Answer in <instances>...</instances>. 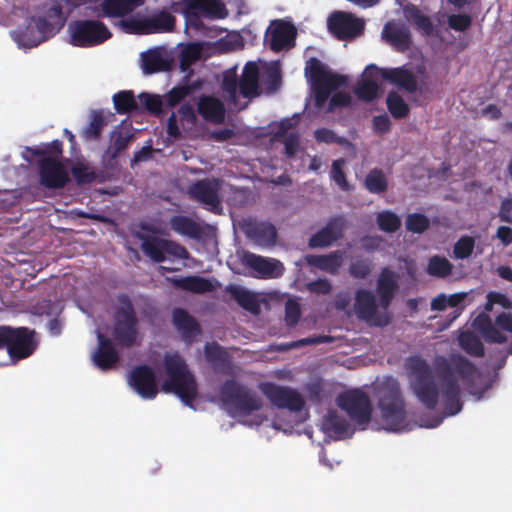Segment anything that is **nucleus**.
Wrapping results in <instances>:
<instances>
[{"instance_id":"nucleus-30","label":"nucleus","mask_w":512,"mask_h":512,"mask_svg":"<svg viewBox=\"0 0 512 512\" xmlns=\"http://www.w3.org/2000/svg\"><path fill=\"white\" fill-rule=\"evenodd\" d=\"M383 80L389 81L408 93H415L417 91L416 77L411 71L403 67L386 69Z\"/></svg>"},{"instance_id":"nucleus-32","label":"nucleus","mask_w":512,"mask_h":512,"mask_svg":"<svg viewBox=\"0 0 512 512\" xmlns=\"http://www.w3.org/2000/svg\"><path fill=\"white\" fill-rule=\"evenodd\" d=\"M198 113L207 121L220 123L224 120L223 103L213 96H202L198 101Z\"/></svg>"},{"instance_id":"nucleus-51","label":"nucleus","mask_w":512,"mask_h":512,"mask_svg":"<svg viewBox=\"0 0 512 512\" xmlns=\"http://www.w3.org/2000/svg\"><path fill=\"white\" fill-rule=\"evenodd\" d=\"M378 91L379 85L376 81L372 79H362L354 92L358 99L371 102L377 97Z\"/></svg>"},{"instance_id":"nucleus-56","label":"nucleus","mask_w":512,"mask_h":512,"mask_svg":"<svg viewBox=\"0 0 512 512\" xmlns=\"http://www.w3.org/2000/svg\"><path fill=\"white\" fill-rule=\"evenodd\" d=\"M138 98L150 114L160 116L163 113V100L159 95L141 93Z\"/></svg>"},{"instance_id":"nucleus-14","label":"nucleus","mask_w":512,"mask_h":512,"mask_svg":"<svg viewBox=\"0 0 512 512\" xmlns=\"http://www.w3.org/2000/svg\"><path fill=\"white\" fill-rule=\"evenodd\" d=\"M222 181L217 178H206L193 183L188 193L191 199L202 204L212 212H216L221 206L220 191Z\"/></svg>"},{"instance_id":"nucleus-6","label":"nucleus","mask_w":512,"mask_h":512,"mask_svg":"<svg viewBox=\"0 0 512 512\" xmlns=\"http://www.w3.org/2000/svg\"><path fill=\"white\" fill-rule=\"evenodd\" d=\"M219 397L229 412L250 415L262 408V399L248 387L234 379L226 380L219 389Z\"/></svg>"},{"instance_id":"nucleus-7","label":"nucleus","mask_w":512,"mask_h":512,"mask_svg":"<svg viewBox=\"0 0 512 512\" xmlns=\"http://www.w3.org/2000/svg\"><path fill=\"white\" fill-rule=\"evenodd\" d=\"M119 306L114 314L112 335L118 345L132 347L138 338V318L134 305L127 294L117 297Z\"/></svg>"},{"instance_id":"nucleus-26","label":"nucleus","mask_w":512,"mask_h":512,"mask_svg":"<svg viewBox=\"0 0 512 512\" xmlns=\"http://www.w3.org/2000/svg\"><path fill=\"white\" fill-rule=\"evenodd\" d=\"M167 280L176 289H181L196 294L212 292L215 289L213 283L209 279L197 275L172 277L167 278Z\"/></svg>"},{"instance_id":"nucleus-25","label":"nucleus","mask_w":512,"mask_h":512,"mask_svg":"<svg viewBox=\"0 0 512 512\" xmlns=\"http://www.w3.org/2000/svg\"><path fill=\"white\" fill-rule=\"evenodd\" d=\"M296 30L293 25L279 21L271 31L269 46L274 52H280L294 45Z\"/></svg>"},{"instance_id":"nucleus-44","label":"nucleus","mask_w":512,"mask_h":512,"mask_svg":"<svg viewBox=\"0 0 512 512\" xmlns=\"http://www.w3.org/2000/svg\"><path fill=\"white\" fill-rule=\"evenodd\" d=\"M384 33L387 41L394 45L397 50L405 51L410 47L411 36L408 30L386 25Z\"/></svg>"},{"instance_id":"nucleus-46","label":"nucleus","mask_w":512,"mask_h":512,"mask_svg":"<svg viewBox=\"0 0 512 512\" xmlns=\"http://www.w3.org/2000/svg\"><path fill=\"white\" fill-rule=\"evenodd\" d=\"M459 344L463 350L474 357H483L485 354L484 345L481 340L472 332H463L459 336Z\"/></svg>"},{"instance_id":"nucleus-47","label":"nucleus","mask_w":512,"mask_h":512,"mask_svg":"<svg viewBox=\"0 0 512 512\" xmlns=\"http://www.w3.org/2000/svg\"><path fill=\"white\" fill-rule=\"evenodd\" d=\"M105 126V120L101 111H92L90 122L82 132L86 140H99L102 129Z\"/></svg>"},{"instance_id":"nucleus-33","label":"nucleus","mask_w":512,"mask_h":512,"mask_svg":"<svg viewBox=\"0 0 512 512\" xmlns=\"http://www.w3.org/2000/svg\"><path fill=\"white\" fill-rule=\"evenodd\" d=\"M190 9H195L204 17L223 19L227 16V9L220 0H184Z\"/></svg>"},{"instance_id":"nucleus-10","label":"nucleus","mask_w":512,"mask_h":512,"mask_svg":"<svg viewBox=\"0 0 512 512\" xmlns=\"http://www.w3.org/2000/svg\"><path fill=\"white\" fill-rule=\"evenodd\" d=\"M135 236L141 241V250L143 253L156 263H161L167 258H188L186 248L172 240L162 239L140 232L136 233Z\"/></svg>"},{"instance_id":"nucleus-3","label":"nucleus","mask_w":512,"mask_h":512,"mask_svg":"<svg viewBox=\"0 0 512 512\" xmlns=\"http://www.w3.org/2000/svg\"><path fill=\"white\" fill-rule=\"evenodd\" d=\"M163 364L167 380L161 386L162 391L177 395L185 405L193 407L197 383L184 358L178 353L166 354Z\"/></svg>"},{"instance_id":"nucleus-28","label":"nucleus","mask_w":512,"mask_h":512,"mask_svg":"<svg viewBox=\"0 0 512 512\" xmlns=\"http://www.w3.org/2000/svg\"><path fill=\"white\" fill-rule=\"evenodd\" d=\"M144 0H103L97 16L106 18L123 17L141 6Z\"/></svg>"},{"instance_id":"nucleus-45","label":"nucleus","mask_w":512,"mask_h":512,"mask_svg":"<svg viewBox=\"0 0 512 512\" xmlns=\"http://www.w3.org/2000/svg\"><path fill=\"white\" fill-rule=\"evenodd\" d=\"M115 110L118 114H129L138 109V104L132 91L124 90L113 96Z\"/></svg>"},{"instance_id":"nucleus-50","label":"nucleus","mask_w":512,"mask_h":512,"mask_svg":"<svg viewBox=\"0 0 512 512\" xmlns=\"http://www.w3.org/2000/svg\"><path fill=\"white\" fill-rule=\"evenodd\" d=\"M202 47L197 43H190L185 46L179 56L180 68L186 71L191 65L201 57Z\"/></svg>"},{"instance_id":"nucleus-58","label":"nucleus","mask_w":512,"mask_h":512,"mask_svg":"<svg viewBox=\"0 0 512 512\" xmlns=\"http://www.w3.org/2000/svg\"><path fill=\"white\" fill-rule=\"evenodd\" d=\"M239 88V80L234 70H227L223 74L222 89L229 95L232 101L237 99V90Z\"/></svg>"},{"instance_id":"nucleus-8","label":"nucleus","mask_w":512,"mask_h":512,"mask_svg":"<svg viewBox=\"0 0 512 512\" xmlns=\"http://www.w3.org/2000/svg\"><path fill=\"white\" fill-rule=\"evenodd\" d=\"M70 43L88 48L103 44L112 37L107 25L96 19L76 20L69 24Z\"/></svg>"},{"instance_id":"nucleus-63","label":"nucleus","mask_w":512,"mask_h":512,"mask_svg":"<svg viewBox=\"0 0 512 512\" xmlns=\"http://www.w3.org/2000/svg\"><path fill=\"white\" fill-rule=\"evenodd\" d=\"M314 137L317 142L323 143H337L343 144L346 140L343 137L337 136L332 130L327 128H320L315 130Z\"/></svg>"},{"instance_id":"nucleus-17","label":"nucleus","mask_w":512,"mask_h":512,"mask_svg":"<svg viewBox=\"0 0 512 512\" xmlns=\"http://www.w3.org/2000/svg\"><path fill=\"white\" fill-rule=\"evenodd\" d=\"M345 219L343 216H334L326 225L313 234L308 240V246L314 248H326L343 237Z\"/></svg>"},{"instance_id":"nucleus-21","label":"nucleus","mask_w":512,"mask_h":512,"mask_svg":"<svg viewBox=\"0 0 512 512\" xmlns=\"http://www.w3.org/2000/svg\"><path fill=\"white\" fill-rule=\"evenodd\" d=\"M97 341L98 345L93 354V361L101 370H110L120 360L118 351L111 339L101 333L98 334Z\"/></svg>"},{"instance_id":"nucleus-37","label":"nucleus","mask_w":512,"mask_h":512,"mask_svg":"<svg viewBox=\"0 0 512 512\" xmlns=\"http://www.w3.org/2000/svg\"><path fill=\"white\" fill-rule=\"evenodd\" d=\"M173 323L185 338H191L200 332L197 321L184 309L176 308L173 311Z\"/></svg>"},{"instance_id":"nucleus-38","label":"nucleus","mask_w":512,"mask_h":512,"mask_svg":"<svg viewBox=\"0 0 512 512\" xmlns=\"http://www.w3.org/2000/svg\"><path fill=\"white\" fill-rule=\"evenodd\" d=\"M322 428L328 434H334L337 438L342 439L348 435L349 423L336 411H329L323 418Z\"/></svg>"},{"instance_id":"nucleus-29","label":"nucleus","mask_w":512,"mask_h":512,"mask_svg":"<svg viewBox=\"0 0 512 512\" xmlns=\"http://www.w3.org/2000/svg\"><path fill=\"white\" fill-rule=\"evenodd\" d=\"M239 92L243 97L250 98L259 95V68L253 62H248L239 80Z\"/></svg>"},{"instance_id":"nucleus-5","label":"nucleus","mask_w":512,"mask_h":512,"mask_svg":"<svg viewBox=\"0 0 512 512\" xmlns=\"http://www.w3.org/2000/svg\"><path fill=\"white\" fill-rule=\"evenodd\" d=\"M305 75L311 83L314 102L317 107L323 106L330 93L347 82L346 76L332 73L316 57H311L306 62Z\"/></svg>"},{"instance_id":"nucleus-16","label":"nucleus","mask_w":512,"mask_h":512,"mask_svg":"<svg viewBox=\"0 0 512 512\" xmlns=\"http://www.w3.org/2000/svg\"><path fill=\"white\" fill-rule=\"evenodd\" d=\"M129 384L144 399H154L158 394L155 373L148 365L136 366L131 371Z\"/></svg>"},{"instance_id":"nucleus-48","label":"nucleus","mask_w":512,"mask_h":512,"mask_svg":"<svg viewBox=\"0 0 512 512\" xmlns=\"http://www.w3.org/2000/svg\"><path fill=\"white\" fill-rule=\"evenodd\" d=\"M389 112L395 119L405 118L409 114V106L404 99L396 92H389L386 98Z\"/></svg>"},{"instance_id":"nucleus-22","label":"nucleus","mask_w":512,"mask_h":512,"mask_svg":"<svg viewBox=\"0 0 512 512\" xmlns=\"http://www.w3.org/2000/svg\"><path fill=\"white\" fill-rule=\"evenodd\" d=\"M306 263L331 275L338 274L344 262V252L336 250L324 255L309 254L305 256Z\"/></svg>"},{"instance_id":"nucleus-34","label":"nucleus","mask_w":512,"mask_h":512,"mask_svg":"<svg viewBox=\"0 0 512 512\" xmlns=\"http://www.w3.org/2000/svg\"><path fill=\"white\" fill-rule=\"evenodd\" d=\"M403 14L405 19L420 30L423 35L433 34L434 26L429 16L425 15L418 6L409 3L404 6Z\"/></svg>"},{"instance_id":"nucleus-2","label":"nucleus","mask_w":512,"mask_h":512,"mask_svg":"<svg viewBox=\"0 0 512 512\" xmlns=\"http://www.w3.org/2000/svg\"><path fill=\"white\" fill-rule=\"evenodd\" d=\"M374 392L383 428L391 432L402 430L406 421V402L398 379L384 377L376 384Z\"/></svg>"},{"instance_id":"nucleus-42","label":"nucleus","mask_w":512,"mask_h":512,"mask_svg":"<svg viewBox=\"0 0 512 512\" xmlns=\"http://www.w3.org/2000/svg\"><path fill=\"white\" fill-rule=\"evenodd\" d=\"M453 264L444 256L434 255L429 258L426 272L436 278H446L451 275Z\"/></svg>"},{"instance_id":"nucleus-23","label":"nucleus","mask_w":512,"mask_h":512,"mask_svg":"<svg viewBox=\"0 0 512 512\" xmlns=\"http://www.w3.org/2000/svg\"><path fill=\"white\" fill-rule=\"evenodd\" d=\"M172 66L171 60L164 55L159 48H154L141 53V67L145 75L159 72H168Z\"/></svg>"},{"instance_id":"nucleus-52","label":"nucleus","mask_w":512,"mask_h":512,"mask_svg":"<svg viewBox=\"0 0 512 512\" xmlns=\"http://www.w3.org/2000/svg\"><path fill=\"white\" fill-rule=\"evenodd\" d=\"M377 224L382 231L393 233L400 228L401 220L396 213L383 211L377 215Z\"/></svg>"},{"instance_id":"nucleus-53","label":"nucleus","mask_w":512,"mask_h":512,"mask_svg":"<svg viewBox=\"0 0 512 512\" xmlns=\"http://www.w3.org/2000/svg\"><path fill=\"white\" fill-rule=\"evenodd\" d=\"M344 166L345 160L343 158L334 160L331 166L330 177L342 191H350L351 186L346 179Z\"/></svg>"},{"instance_id":"nucleus-9","label":"nucleus","mask_w":512,"mask_h":512,"mask_svg":"<svg viewBox=\"0 0 512 512\" xmlns=\"http://www.w3.org/2000/svg\"><path fill=\"white\" fill-rule=\"evenodd\" d=\"M336 405L357 425L364 428L372 418V404L369 396L359 388L349 389L336 397Z\"/></svg>"},{"instance_id":"nucleus-40","label":"nucleus","mask_w":512,"mask_h":512,"mask_svg":"<svg viewBox=\"0 0 512 512\" xmlns=\"http://www.w3.org/2000/svg\"><path fill=\"white\" fill-rule=\"evenodd\" d=\"M202 85L203 82L198 79L191 83L176 86L165 95V101L169 107H174L193 92L200 90Z\"/></svg>"},{"instance_id":"nucleus-15","label":"nucleus","mask_w":512,"mask_h":512,"mask_svg":"<svg viewBox=\"0 0 512 512\" xmlns=\"http://www.w3.org/2000/svg\"><path fill=\"white\" fill-rule=\"evenodd\" d=\"M40 183L46 188H63L69 182L63 164L53 157L41 158L38 162Z\"/></svg>"},{"instance_id":"nucleus-27","label":"nucleus","mask_w":512,"mask_h":512,"mask_svg":"<svg viewBox=\"0 0 512 512\" xmlns=\"http://www.w3.org/2000/svg\"><path fill=\"white\" fill-rule=\"evenodd\" d=\"M134 138V133L127 127L117 126L110 133V144L105 151V156L110 159H116L125 151Z\"/></svg>"},{"instance_id":"nucleus-36","label":"nucleus","mask_w":512,"mask_h":512,"mask_svg":"<svg viewBox=\"0 0 512 512\" xmlns=\"http://www.w3.org/2000/svg\"><path fill=\"white\" fill-rule=\"evenodd\" d=\"M170 228L176 233L193 239H199L202 228L199 223L184 215H175L170 219Z\"/></svg>"},{"instance_id":"nucleus-20","label":"nucleus","mask_w":512,"mask_h":512,"mask_svg":"<svg viewBox=\"0 0 512 512\" xmlns=\"http://www.w3.org/2000/svg\"><path fill=\"white\" fill-rule=\"evenodd\" d=\"M398 289L397 276L388 267L381 270L376 283V292L379 299V305L383 310H387L391 305L396 291Z\"/></svg>"},{"instance_id":"nucleus-18","label":"nucleus","mask_w":512,"mask_h":512,"mask_svg":"<svg viewBox=\"0 0 512 512\" xmlns=\"http://www.w3.org/2000/svg\"><path fill=\"white\" fill-rule=\"evenodd\" d=\"M31 18L42 42H45L59 32L65 22L62 8L59 5H53L48 8L43 16H33Z\"/></svg>"},{"instance_id":"nucleus-49","label":"nucleus","mask_w":512,"mask_h":512,"mask_svg":"<svg viewBox=\"0 0 512 512\" xmlns=\"http://www.w3.org/2000/svg\"><path fill=\"white\" fill-rule=\"evenodd\" d=\"M120 27L127 34H136V35H147L148 32V24L147 17H130L126 19H122L119 22Z\"/></svg>"},{"instance_id":"nucleus-57","label":"nucleus","mask_w":512,"mask_h":512,"mask_svg":"<svg viewBox=\"0 0 512 512\" xmlns=\"http://www.w3.org/2000/svg\"><path fill=\"white\" fill-rule=\"evenodd\" d=\"M475 246V241L470 236H462L453 247V253L457 259H466L471 256Z\"/></svg>"},{"instance_id":"nucleus-12","label":"nucleus","mask_w":512,"mask_h":512,"mask_svg":"<svg viewBox=\"0 0 512 512\" xmlns=\"http://www.w3.org/2000/svg\"><path fill=\"white\" fill-rule=\"evenodd\" d=\"M375 295L367 289H358L355 293L354 310L357 317L374 326L384 327L390 323L388 313H378Z\"/></svg>"},{"instance_id":"nucleus-43","label":"nucleus","mask_w":512,"mask_h":512,"mask_svg":"<svg viewBox=\"0 0 512 512\" xmlns=\"http://www.w3.org/2000/svg\"><path fill=\"white\" fill-rule=\"evenodd\" d=\"M364 186L372 194H382L387 191L388 180L381 169L374 168L367 173Z\"/></svg>"},{"instance_id":"nucleus-35","label":"nucleus","mask_w":512,"mask_h":512,"mask_svg":"<svg viewBox=\"0 0 512 512\" xmlns=\"http://www.w3.org/2000/svg\"><path fill=\"white\" fill-rule=\"evenodd\" d=\"M12 37L19 46L25 48L36 47L43 43L31 17L25 21L23 26L12 31Z\"/></svg>"},{"instance_id":"nucleus-55","label":"nucleus","mask_w":512,"mask_h":512,"mask_svg":"<svg viewBox=\"0 0 512 512\" xmlns=\"http://www.w3.org/2000/svg\"><path fill=\"white\" fill-rule=\"evenodd\" d=\"M71 173L78 185L91 184L96 179V173L82 162L75 163Z\"/></svg>"},{"instance_id":"nucleus-54","label":"nucleus","mask_w":512,"mask_h":512,"mask_svg":"<svg viewBox=\"0 0 512 512\" xmlns=\"http://www.w3.org/2000/svg\"><path fill=\"white\" fill-rule=\"evenodd\" d=\"M405 226L409 232L421 234L430 227V220L424 214L412 213L407 215Z\"/></svg>"},{"instance_id":"nucleus-19","label":"nucleus","mask_w":512,"mask_h":512,"mask_svg":"<svg viewBox=\"0 0 512 512\" xmlns=\"http://www.w3.org/2000/svg\"><path fill=\"white\" fill-rule=\"evenodd\" d=\"M204 354L207 362L217 374L233 375V364L229 353L217 342L206 343Z\"/></svg>"},{"instance_id":"nucleus-4","label":"nucleus","mask_w":512,"mask_h":512,"mask_svg":"<svg viewBox=\"0 0 512 512\" xmlns=\"http://www.w3.org/2000/svg\"><path fill=\"white\" fill-rule=\"evenodd\" d=\"M38 347L35 330L0 325V350L5 349L13 364L30 357Z\"/></svg>"},{"instance_id":"nucleus-62","label":"nucleus","mask_w":512,"mask_h":512,"mask_svg":"<svg viewBox=\"0 0 512 512\" xmlns=\"http://www.w3.org/2000/svg\"><path fill=\"white\" fill-rule=\"evenodd\" d=\"M183 14L187 26L196 30L203 28L202 14L195 9H190L189 4L183 2Z\"/></svg>"},{"instance_id":"nucleus-61","label":"nucleus","mask_w":512,"mask_h":512,"mask_svg":"<svg viewBox=\"0 0 512 512\" xmlns=\"http://www.w3.org/2000/svg\"><path fill=\"white\" fill-rule=\"evenodd\" d=\"M472 23V18L468 14H452L448 17V25L451 29L459 32L467 30Z\"/></svg>"},{"instance_id":"nucleus-13","label":"nucleus","mask_w":512,"mask_h":512,"mask_svg":"<svg viewBox=\"0 0 512 512\" xmlns=\"http://www.w3.org/2000/svg\"><path fill=\"white\" fill-rule=\"evenodd\" d=\"M329 32L339 40H348L361 35L365 28L363 19L343 11L333 12L327 20Z\"/></svg>"},{"instance_id":"nucleus-64","label":"nucleus","mask_w":512,"mask_h":512,"mask_svg":"<svg viewBox=\"0 0 512 512\" xmlns=\"http://www.w3.org/2000/svg\"><path fill=\"white\" fill-rule=\"evenodd\" d=\"M283 143L285 148V154L287 157H294L299 148V135L298 133H289L286 137H283Z\"/></svg>"},{"instance_id":"nucleus-31","label":"nucleus","mask_w":512,"mask_h":512,"mask_svg":"<svg viewBox=\"0 0 512 512\" xmlns=\"http://www.w3.org/2000/svg\"><path fill=\"white\" fill-rule=\"evenodd\" d=\"M225 291L240 307L252 314H259L260 303L255 293L233 284L226 286Z\"/></svg>"},{"instance_id":"nucleus-39","label":"nucleus","mask_w":512,"mask_h":512,"mask_svg":"<svg viewBox=\"0 0 512 512\" xmlns=\"http://www.w3.org/2000/svg\"><path fill=\"white\" fill-rule=\"evenodd\" d=\"M175 23L176 18L166 10L147 17L149 34L172 32L175 28Z\"/></svg>"},{"instance_id":"nucleus-59","label":"nucleus","mask_w":512,"mask_h":512,"mask_svg":"<svg viewBox=\"0 0 512 512\" xmlns=\"http://www.w3.org/2000/svg\"><path fill=\"white\" fill-rule=\"evenodd\" d=\"M372 271V263L368 259H356L349 266V273L357 279H366Z\"/></svg>"},{"instance_id":"nucleus-1","label":"nucleus","mask_w":512,"mask_h":512,"mask_svg":"<svg viewBox=\"0 0 512 512\" xmlns=\"http://www.w3.org/2000/svg\"><path fill=\"white\" fill-rule=\"evenodd\" d=\"M405 367L409 388L417 400L426 409L434 410L441 393L445 410L450 416L458 414L463 407L461 388L455 375L470 383L478 372L476 365L461 354H452L450 359L440 357L436 360V373L441 383L439 388L431 366L423 357H408Z\"/></svg>"},{"instance_id":"nucleus-41","label":"nucleus","mask_w":512,"mask_h":512,"mask_svg":"<svg viewBox=\"0 0 512 512\" xmlns=\"http://www.w3.org/2000/svg\"><path fill=\"white\" fill-rule=\"evenodd\" d=\"M247 264L253 270L258 272L263 278H270L276 275V269L281 266L279 261L266 259L262 256L250 254L247 258Z\"/></svg>"},{"instance_id":"nucleus-24","label":"nucleus","mask_w":512,"mask_h":512,"mask_svg":"<svg viewBox=\"0 0 512 512\" xmlns=\"http://www.w3.org/2000/svg\"><path fill=\"white\" fill-rule=\"evenodd\" d=\"M247 236L260 246H273L277 238L275 226L268 222H249L245 230Z\"/></svg>"},{"instance_id":"nucleus-60","label":"nucleus","mask_w":512,"mask_h":512,"mask_svg":"<svg viewBox=\"0 0 512 512\" xmlns=\"http://www.w3.org/2000/svg\"><path fill=\"white\" fill-rule=\"evenodd\" d=\"M301 317L300 305L296 300L288 299L285 303V323L288 327H294Z\"/></svg>"},{"instance_id":"nucleus-11","label":"nucleus","mask_w":512,"mask_h":512,"mask_svg":"<svg viewBox=\"0 0 512 512\" xmlns=\"http://www.w3.org/2000/svg\"><path fill=\"white\" fill-rule=\"evenodd\" d=\"M259 388L267 399L280 409L286 408L297 412L304 407L305 402L301 394L295 389L272 382L261 383Z\"/></svg>"}]
</instances>
